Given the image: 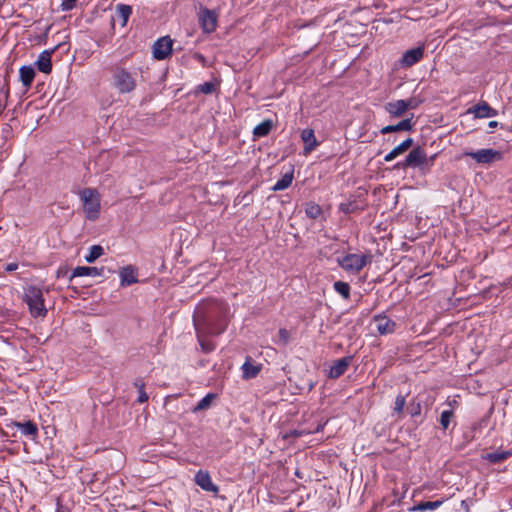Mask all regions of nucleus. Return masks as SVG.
I'll list each match as a JSON object with an SVG mask.
<instances>
[{"label": "nucleus", "instance_id": "20e7f679", "mask_svg": "<svg viewBox=\"0 0 512 512\" xmlns=\"http://www.w3.org/2000/svg\"><path fill=\"white\" fill-rule=\"evenodd\" d=\"M372 255L350 253L342 258H337L338 265L349 273H359L367 264L372 262Z\"/></svg>", "mask_w": 512, "mask_h": 512}, {"label": "nucleus", "instance_id": "c03bdc74", "mask_svg": "<svg viewBox=\"0 0 512 512\" xmlns=\"http://www.w3.org/2000/svg\"><path fill=\"white\" fill-rule=\"evenodd\" d=\"M497 125H498V123L496 121L489 122V127H491V128H495Z\"/></svg>", "mask_w": 512, "mask_h": 512}, {"label": "nucleus", "instance_id": "4be33fe9", "mask_svg": "<svg viewBox=\"0 0 512 512\" xmlns=\"http://www.w3.org/2000/svg\"><path fill=\"white\" fill-rule=\"evenodd\" d=\"M412 127H413V125H412L411 119L407 118V119L400 121L399 123H397L395 125H388V126L383 127L380 130V132L382 134H388V133L398 132V131H410V130H412Z\"/></svg>", "mask_w": 512, "mask_h": 512}, {"label": "nucleus", "instance_id": "412c9836", "mask_svg": "<svg viewBox=\"0 0 512 512\" xmlns=\"http://www.w3.org/2000/svg\"><path fill=\"white\" fill-rule=\"evenodd\" d=\"M51 51L45 50L43 51L36 62L37 68L39 71L43 73H50L52 70V63H51Z\"/></svg>", "mask_w": 512, "mask_h": 512}, {"label": "nucleus", "instance_id": "72a5a7b5", "mask_svg": "<svg viewBox=\"0 0 512 512\" xmlns=\"http://www.w3.org/2000/svg\"><path fill=\"white\" fill-rule=\"evenodd\" d=\"M454 416V413H453V410L450 409V410H444L442 413H441V416H440V424L442 426V428L444 430H446L448 427H449V424L451 422V419L453 418Z\"/></svg>", "mask_w": 512, "mask_h": 512}, {"label": "nucleus", "instance_id": "0eeeda50", "mask_svg": "<svg viewBox=\"0 0 512 512\" xmlns=\"http://www.w3.org/2000/svg\"><path fill=\"white\" fill-rule=\"evenodd\" d=\"M428 166V156L425 151L421 147H416L412 149L404 162L398 164V167L407 168V167H419L422 170H425Z\"/></svg>", "mask_w": 512, "mask_h": 512}, {"label": "nucleus", "instance_id": "1a4fd4ad", "mask_svg": "<svg viewBox=\"0 0 512 512\" xmlns=\"http://www.w3.org/2000/svg\"><path fill=\"white\" fill-rule=\"evenodd\" d=\"M376 330L381 335L391 334L396 329V323L386 315H376L373 317Z\"/></svg>", "mask_w": 512, "mask_h": 512}, {"label": "nucleus", "instance_id": "cd10ccee", "mask_svg": "<svg viewBox=\"0 0 512 512\" xmlns=\"http://www.w3.org/2000/svg\"><path fill=\"white\" fill-rule=\"evenodd\" d=\"M305 213L311 219H318L322 215V208L318 204L310 202L306 204Z\"/></svg>", "mask_w": 512, "mask_h": 512}, {"label": "nucleus", "instance_id": "9b49d317", "mask_svg": "<svg viewBox=\"0 0 512 512\" xmlns=\"http://www.w3.org/2000/svg\"><path fill=\"white\" fill-rule=\"evenodd\" d=\"M200 22L204 32L212 33L217 27V14L205 8L201 11Z\"/></svg>", "mask_w": 512, "mask_h": 512}, {"label": "nucleus", "instance_id": "79ce46f5", "mask_svg": "<svg viewBox=\"0 0 512 512\" xmlns=\"http://www.w3.org/2000/svg\"><path fill=\"white\" fill-rule=\"evenodd\" d=\"M437 154H433L432 156L428 157V166L426 167V171L430 170V167L433 165L434 160L436 159Z\"/></svg>", "mask_w": 512, "mask_h": 512}, {"label": "nucleus", "instance_id": "f3484780", "mask_svg": "<svg viewBox=\"0 0 512 512\" xmlns=\"http://www.w3.org/2000/svg\"><path fill=\"white\" fill-rule=\"evenodd\" d=\"M413 140L412 138H407L403 142H401L399 145L394 147L385 157L384 160L386 162H390L394 160L399 155L406 152L411 146H412Z\"/></svg>", "mask_w": 512, "mask_h": 512}, {"label": "nucleus", "instance_id": "7ed1b4c3", "mask_svg": "<svg viewBox=\"0 0 512 512\" xmlns=\"http://www.w3.org/2000/svg\"><path fill=\"white\" fill-rule=\"evenodd\" d=\"M24 300L29 307L33 317H45L47 309L44 306L43 292L36 286H29L25 289Z\"/></svg>", "mask_w": 512, "mask_h": 512}, {"label": "nucleus", "instance_id": "4468645a", "mask_svg": "<svg viewBox=\"0 0 512 512\" xmlns=\"http://www.w3.org/2000/svg\"><path fill=\"white\" fill-rule=\"evenodd\" d=\"M468 113L474 114L476 118H489L495 117L497 115V111L490 107L486 102H480L470 108Z\"/></svg>", "mask_w": 512, "mask_h": 512}, {"label": "nucleus", "instance_id": "ddd939ff", "mask_svg": "<svg viewBox=\"0 0 512 512\" xmlns=\"http://www.w3.org/2000/svg\"><path fill=\"white\" fill-rule=\"evenodd\" d=\"M131 13L132 8L129 5H117L115 14L112 16V24L114 25L116 22H118L121 27H125Z\"/></svg>", "mask_w": 512, "mask_h": 512}, {"label": "nucleus", "instance_id": "49530a36", "mask_svg": "<svg viewBox=\"0 0 512 512\" xmlns=\"http://www.w3.org/2000/svg\"><path fill=\"white\" fill-rule=\"evenodd\" d=\"M295 475H296V476H298L299 478H302V476L300 475L299 470H296V471H295Z\"/></svg>", "mask_w": 512, "mask_h": 512}, {"label": "nucleus", "instance_id": "f704fd0d", "mask_svg": "<svg viewBox=\"0 0 512 512\" xmlns=\"http://www.w3.org/2000/svg\"><path fill=\"white\" fill-rule=\"evenodd\" d=\"M405 404H406V397L404 395L399 394L395 398L394 407H393L394 413L401 415Z\"/></svg>", "mask_w": 512, "mask_h": 512}, {"label": "nucleus", "instance_id": "2f4dec72", "mask_svg": "<svg viewBox=\"0 0 512 512\" xmlns=\"http://www.w3.org/2000/svg\"><path fill=\"white\" fill-rule=\"evenodd\" d=\"M134 386L138 389V392H139L137 401L139 403H145L146 401H148L149 397H148V394L144 390V388H145L144 381L142 379H136L134 382Z\"/></svg>", "mask_w": 512, "mask_h": 512}, {"label": "nucleus", "instance_id": "f03ea898", "mask_svg": "<svg viewBox=\"0 0 512 512\" xmlns=\"http://www.w3.org/2000/svg\"><path fill=\"white\" fill-rule=\"evenodd\" d=\"M79 195L86 218L90 221L97 220L101 209L99 192L94 188H85L80 191Z\"/></svg>", "mask_w": 512, "mask_h": 512}, {"label": "nucleus", "instance_id": "39448f33", "mask_svg": "<svg viewBox=\"0 0 512 512\" xmlns=\"http://www.w3.org/2000/svg\"><path fill=\"white\" fill-rule=\"evenodd\" d=\"M112 85L119 93H130L136 87V80L125 68L116 67L113 70Z\"/></svg>", "mask_w": 512, "mask_h": 512}, {"label": "nucleus", "instance_id": "393cba45", "mask_svg": "<svg viewBox=\"0 0 512 512\" xmlns=\"http://www.w3.org/2000/svg\"><path fill=\"white\" fill-rule=\"evenodd\" d=\"M273 126V122L271 120H265L260 124L256 125L253 129V135L256 138L264 137L269 134Z\"/></svg>", "mask_w": 512, "mask_h": 512}, {"label": "nucleus", "instance_id": "7c9ffc66", "mask_svg": "<svg viewBox=\"0 0 512 512\" xmlns=\"http://www.w3.org/2000/svg\"><path fill=\"white\" fill-rule=\"evenodd\" d=\"M335 291L340 294L344 299H349L350 297V286L348 283L343 281H336L334 283Z\"/></svg>", "mask_w": 512, "mask_h": 512}, {"label": "nucleus", "instance_id": "de8ad7c7", "mask_svg": "<svg viewBox=\"0 0 512 512\" xmlns=\"http://www.w3.org/2000/svg\"><path fill=\"white\" fill-rule=\"evenodd\" d=\"M292 179H293V174L290 173V178H289L290 183L292 182Z\"/></svg>", "mask_w": 512, "mask_h": 512}, {"label": "nucleus", "instance_id": "6ab92c4d", "mask_svg": "<svg viewBox=\"0 0 512 512\" xmlns=\"http://www.w3.org/2000/svg\"><path fill=\"white\" fill-rule=\"evenodd\" d=\"M384 108L392 117H401L406 113L405 100L402 99L388 102Z\"/></svg>", "mask_w": 512, "mask_h": 512}, {"label": "nucleus", "instance_id": "a18cd8bd", "mask_svg": "<svg viewBox=\"0 0 512 512\" xmlns=\"http://www.w3.org/2000/svg\"><path fill=\"white\" fill-rule=\"evenodd\" d=\"M289 435H290V437H291V436H299V435H300V433H298V432H296V431H293V432H292V431H290V432H289Z\"/></svg>", "mask_w": 512, "mask_h": 512}, {"label": "nucleus", "instance_id": "c756f323", "mask_svg": "<svg viewBox=\"0 0 512 512\" xmlns=\"http://www.w3.org/2000/svg\"><path fill=\"white\" fill-rule=\"evenodd\" d=\"M442 501L421 502L412 508V511L435 510L442 505Z\"/></svg>", "mask_w": 512, "mask_h": 512}, {"label": "nucleus", "instance_id": "aec40b11", "mask_svg": "<svg viewBox=\"0 0 512 512\" xmlns=\"http://www.w3.org/2000/svg\"><path fill=\"white\" fill-rule=\"evenodd\" d=\"M119 275L121 279L120 284L122 287L129 286L138 281L136 278L135 270L132 266L123 267L120 270Z\"/></svg>", "mask_w": 512, "mask_h": 512}, {"label": "nucleus", "instance_id": "9d476101", "mask_svg": "<svg viewBox=\"0 0 512 512\" xmlns=\"http://www.w3.org/2000/svg\"><path fill=\"white\" fill-rule=\"evenodd\" d=\"M195 483L207 492L217 494L219 487L212 482L208 471L199 470L195 475Z\"/></svg>", "mask_w": 512, "mask_h": 512}, {"label": "nucleus", "instance_id": "5701e85b", "mask_svg": "<svg viewBox=\"0 0 512 512\" xmlns=\"http://www.w3.org/2000/svg\"><path fill=\"white\" fill-rule=\"evenodd\" d=\"M20 80L26 88H29L35 77V70L31 66H22L19 70Z\"/></svg>", "mask_w": 512, "mask_h": 512}, {"label": "nucleus", "instance_id": "ea45409f", "mask_svg": "<svg viewBox=\"0 0 512 512\" xmlns=\"http://www.w3.org/2000/svg\"><path fill=\"white\" fill-rule=\"evenodd\" d=\"M420 411H421V406L419 403H417L416 405H412V409H411L412 416L419 415Z\"/></svg>", "mask_w": 512, "mask_h": 512}, {"label": "nucleus", "instance_id": "f8f14e48", "mask_svg": "<svg viewBox=\"0 0 512 512\" xmlns=\"http://www.w3.org/2000/svg\"><path fill=\"white\" fill-rule=\"evenodd\" d=\"M424 55V48L423 47H416L410 50H407L402 58H401V65L403 67H411L417 62H419Z\"/></svg>", "mask_w": 512, "mask_h": 512}, {"label": "nucleus", "instance_id": "c9c22d12", "mask_svg": "<svg viewBox=\"0 0 512 512\" xmlns=\"http://www.w3.org/2000/svg\"><path fill=\"white\" fill-rule=\"evenodd\" d=\"M288 187V174H284L282 178L272 187L273 190H283Z\"/></svg>", "mask_w": 512, "mask_h": 512}, {"label": "nucleus", "instance_id": "b1692460", "mask_svg": "<svg viewBox=\"0 0 512 512\" xmlns=\"http://www.w3.org/2000/svg\"><path fill=\"white\" fill-rule=\"evenodd\" d=\"M511 454L512 453L510 451L498 450L492 453L485 454L483 458L489 461L490 463H501L507 458H509Z\"/></svg>", "mask_w": 512, "mask_h": 512}, {"label": "nucleus", "instance_id": "2eb2a0df", "mask_svg": "<svg viewBox=\"0 0 512 512\" xmlns=\"http://www.w3.org/2000/svg\"><path fill=\"white\" fill-rule=\"evenodd\" d=\"M351 357H343L334 362V364L330 367L328 376L330 378L336 379L343 375L347 368L351 363Z\"/></svg>", "mask_w": 512, "mask_h": 512}, {"label": "nucleus", "instance_id": "473e14b6", "mask_svg": "<svg viewBox=\"0 0 512 512\" xmlns=\"http://www.w3.org/2000/svg\"><path fill=\"white\" fill-rule=\"evenodd\" d=\"M215 398V395L214 394H207L204 398H202L198 404L195 406L194 408V412H197V411H201V410H204V409H207L212 400Z\"/></svg>", "mask_w": 512, "mask_h": 512}, {"label": "nucleus", "instance_id": "c85d7f7f", "mask_svg": "<svg viewBox=\"0 0 512 512\" xmlns=\"http://www.w3.org/2000/svg\"><path fill=\"white\" fill-rule=\"evenodd\" d=\"M16 426L24 435L34 436L37 434V426L31 421H27L25 423H16Z\"/></svg>", "mask_w": 512, "mask_h": 512}, {"label": "nucleus", "instance_id": "dca6fc26", "mask_svg": "<svg viewBox=\"0 0 512 512\" xmlns=\"http://www.w3.org/2000/svg\"><path fill=\"white\" fill-rule=\"evenodd\" d=\"M103 268L97 267H88V266H78L73 269L71 274V279L74 277H83V276H100L103 274Z\"/></svg>", "mask_w": 512, "mask_h": 512}, {"label": "nucleus", "instance_id": "e433bc0d", "mask_svg": "<svg viewBox=\"0 0 512 512\" xmlns=\"http://www.w3.org/2000/svg\"><path fill=\"white\" fill-rule=\"evenodd\" d=\"M201 92L209 94L214 90V85L210 82H205L199 86Z\"/></svg>", "mask_w": 512, "mask_h": 512}, {"label": "nucleus", "instance_id": "423d86ee", "mask_svg": "<svg viewBox=\"0 0 512 512\" xmlns=\"http://www.w3.org/2000/svg\"><path fill=\"white\" fill-rule=\"evenodd\" d=\"M464 156L470 157L478 164H491L502 159V153L498 150L487 148L478 151H465Z\"/></svg>", "mask_w": 512, "mask_h": 512}, {"label": "nucleus", "instance_id": "a211bd4d", "mask_svg": "<svg viewBox=\"0 0 512 512\" xmlns=\"http://www.w3.org/2000/svg\"><path fill=\"white\" fill-rule=\"evenodd\" d=\"M301 139L304 143V152L310 153L318 145L314 131L312 129H305L301 132Z\"/></svg>", "mask_w": 512, "mask_h": 512}, {"label": "nucleus", "instance_id": "6e6552de", "mask_svg": "<svg viewBox=\"0 0 512 512\" xmlns=\"http://www.w3.org/2000/svg\"><path fill=\"white\" fill-rule=\"evenodd\" d=\"M173 41L169 36L158 39L153 45V56L157 60H164L171 55Z\"/></svg>", "mask_w": 512, "mask_h": 512}, {"label": "nucleus", "instance_id": "a878e982", "mask_svg": "<svg viewBox=\"0 0 512 512\" xmlns=\"http://www.w3.org/2000/svg\"><path fill=\"white\" fill-rule=\"evenodd\" d=\"M243 371V377L245 379H251L257 376V374L260 372V367L257 365H253L250 363L249 360H246V362L242 366Z\"/></svg>", "mask_w": 512, "mask_h": 512}, {"label": "nucleus", "instance_id": "f257e3e1", "mask_svg": "<svg viewBox=\"0 0 512 512\" xmlns=\"http://www.w3.org/2000/svg\"><path fill=\"white\" fill-rule=\"evenodd\" d=\"M227 313V305L218 300H209L197 307L193 316V322L204 352H211L214 346L203 341L200 337V332H207L212 335L222 333L226 328L225 317Z\"/></svg>", "mask_w": 512, "mask_h": 512}, {"label": "nucleus", "instance_id": "37998d69", "mask_svg": "<svg viewBox=\"0 0 512 512\" xmlns=\"http://www.w3.org/2000/svg\"><path fill=\"white\" fill-rule=\"evenodd\" d=\"M447 403H448V405H449L450 407H453V406L457 405V401H456L455 399H453V400H448V402H447Z\"/></svg>", "mask_w": 512, "mask_h": 512}, {"label": "nucleus", "instance_id": "4c0bfd02", "mask_svg": "<svg viewBox=\"0 0 512 512\" xmlns=\"http://www.w3.org/2000/svg\"><path fill=\"white\" fill-rule=\"evenodd\" d=\"M417 102L415 99L410 98L408 100H405V109L406 111L409 109H415L417 107Z\"/></svg>", "mask_w": 512, "mask_h": 512}, {"label": "nucleus", "instance_id": "a19ab883", "mask_svg": "<svg viewBox=\"0 0 512 512\" xmlns=\"http://www.w3.org/2000/svg\"><path fill=\"white\" fill-rule=\"evenodd\" d=\"M17 268H18V264L15 263V262L14 263H9V264H7L5 266V270L7 272H13V271L17 270Z\"/></svg>", "mask_w": 512, "mask_h": 512}, {"label": "nucleus", "instance_id": "58836bf2", "mask_svg": "<svg viewBox=\"0 0 512 512\" xmlns=\"http://www.w3.org/2000/svg\"><path fill=\"white\" fill-rule=\"evenodd\" d=\"M77 0H65L62 4L64 10L71 9Z\"/></svg>", "mask_w": 512, "mask_h": 512}, {"label": "nucleus", "instance_id": "bb28decb", "mask_svg": "<svg viewBox=\"0 0 512 512\" xmlns=\"http://www.w3.org/2000/svg\"><path fill=\"white\" fill-rule=\"evenodd\" d=\"M104 253V249L100 245H93L90 247L89 253L85 256V260L88 263L95 262Z\"/></svg>", "mask_w": 512, "mask_h": 512}]
</instances>
